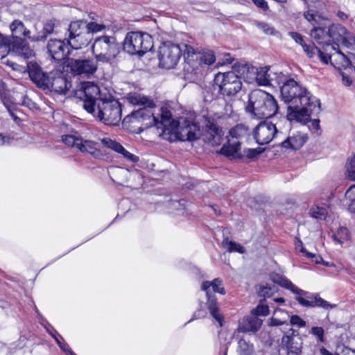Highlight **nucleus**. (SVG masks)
Returning <instances> with one entry per match:
<instances>
[{
    "label": "nucleus",
    "mask_w": 355,
    "mask_h": 355,
    "mask_svg": "<svg viewBox=\"0 0 355 355\" xmlns=\"http://www.w3.org/2000/svg\"><path fill=\"white\" fill-rule=\"evenodd\" d=\"M68 44L71 49H78L86 46L92 40L91 35L87 33L85 21L83 19L71 21L68 28Z\"/></svg>",
    "instance_id": "6e6552de"
},
{
    "label": "nucleus",
    "mask_w": 355,
    "mask_h": 355,
    "mask_svg": "<svg viewBox=\"0 0 355 355\" xmlns=\"http://www.w3.org/2000/svg\"><path fill=\"white\" fill-rule=\"evenodd\" d=\"M120 154L123 155V156L125 158H126L127 159H128L131 162H137L139 160V157L137 156L130 153V152L126 150L124 148H123V150L121 151L120 153Z\"/></svg>",
    "instance_id": "bf43d9fd"
},
{
    "label": "nucleus",
    "mask_w": 355,
    "mask_h": 355,
    "mask_svg": "<svg viewBox=\"0 0 355 355\" xmlns=\"http://www.w3.org/2000/svg\"><path fill=\"white\" fill-rule=\"evenodd\" d=\"M252 313L257 317L258 315L266 316L269 313V307L268 305L260 304L252 311Z\"/></svg>",
    "instance_id": "de8ad7c7"
},
{
    "label": "nucleus",
    "mask_w": 355,
    "mask_h": 355,
    "mask_svg": "<svg viewBox=\"0 0 355 355\" xmlns=\"http://www.w3.org/2000/svg\"><path fill=\"white\" fill-rule=\"evenodd\" d=\"M277 134L276 125L268 120L261 121L254 130V137L260 145L269 144Z\"/></svg>",
    "instance_id": "4468645a"
},
{
    "label": "nucleus",
    "mask_w": 355,
    "mask_h": 355,
    "mask_svg": "<svg viewBox=\"0 0 355 355\" xmlns=\"http://www.w3.org/2000/svg\"><path fill=\"white\" fill-rule=\"evenodd\" d=\"M332 237L338 243L343 245L349 240L350 233L347 228L340 227L335 233L333 234Z\"/></svg>",
    "instance_id": "473e14b6"
},
{
    "label": "nucleus",
    "mask_w": 355,
    "mask_h": 355,
    "mask_svg": "<svg viewBox=\"0 0 355 355\" xmlns=\"http://www.w3.org/2000/svg\"><path fill=\"white\" fill-rule=\"evenodd\" d=\"M288 35L295 40V42L301 46L305 43L302 35L297 32H289Z\"/></svg>",
    "instance_id": "13d9d810"
},
{
    "label": "nucleus",
    "mask_w": 355,
    "mask_h": 355,
    "mask_svg": "<svg viewBox=\"0 0 355 355\" xmlns=\"http://www.w3.org/2000/svg\"><path fill=\"white\" fill-rule=\"evenodd\" d=\"M263 150H261L260 148H247L243 150V155H240V157H246L249 159H254L257 158Z\"/></svg>",
    "instance_id": "49530a36"
},
{
    "label": "nucleus",
    "mask_w": 355,
    "mask_h": 355,
    "mask_svg": "<svg viewBox=\"0 0 355 355\" xmlns=\"http://www.w3.org/2000/svg\"><path fill=\"white\" fill-rule=\"evenodd\" d=\"M248 128L243 124H238L230 130L229 134L232 138L241 139L248 135Z\"/></svg>",
    "instance_id": "f704fd0d"
},
{
    "label": "nucleus",
    "mask_w": 355,
    "mask_h": 355,
    "mask_svg": "<svg viewBox=\"0 0 355 355\" xmlns=\"http://www.w3.org/2000/svg\"><path fill=\"white\" fill-rule=\"evenodd\" d=\"M80 152L89 153L94 158H101L103 155L101 150L98 148L97 142L85 140L81 138L78 148Z\"/></svg>",
    "instance_id": "4be33fe9"
},
{
    "label": "nucleus",
    "mask_w": 355,
    "mask_h": 355,
    "mask_svg": "<svg viewBox=\"0 0 355 355\" xmlns=\"http://www.w3.org/2000/svg\"><path fill=\"white\" fill-rule=\"evenodd\" d=\"M277 76L278 84H282L280 87L282 99L286 103H291L287 107L288 120L306 123L312 114L320 112L319 99L293 78L284 80V75L282 73Z\"/></svg>",
    "instance_id": "f03ea898"
},
{
    "label": "nucleus",
    "mask_w": 355,
    "mask_h": 355,
    "mask_svg": "<svg viewBox=\"0 0 355 355\" xmlns=\"http://www.w3.org/2000/svg\"><path fill=\"white\" fill-rule=\"evenodd\" d=\"M347 34V29L340 24H331L328 28L329 42L338 46V43Z\"/></svg>",
    "instance_id": "b1692460"
},
{
    "label": "nucleus",
    "mask_w": 355,
    "mask_h": 355,
    "mask_svg": "<svg viewBox=\"0 0 355 355\" xmlns=\"http://www.w3.org/2000/svg\"><path fill=\"white\" fill-rule=\"evenodd\" d=\"M184 203H185V201L182 200H179V201L172 202L171 205L175 209H180V207H182V206L183 207L182 209H184Z\"/></svg>",
    "instance_id": "69168bd1"
},
{
    "label": "nucleus",
    "mask_w": 355,
    "mask_h": 355,
    "mask_svg": "<svg viewBox=\"0 0 355 355\" xmlns=\"http://www.w3.org/2000/svg\"><path fill=\"white\" fill-rule=\"evenodd\" d=\"M99 88L92 83H85L81 89L76 92V96L83 101V106L89 113L95 112L98 99L96 96L99 94Z\"/></svg>",
    "instance_id": "f8f14e48"
},
{
    "label": "nucleus",
    "mask_w": 355,
    "mask_h": 355,
    "mask_svg": "<svg viewBox=\"0 0 355 355\" xmlns=\"http://www.w3.org/2000/svg\"><path fill=\"white\" fill-rule=\"evenodd\" d=\"M309 214L314 218L324 220L327 215V210L324 207L316 205L310 209Z\"/></svg>",
    "instance_id": "58836bf2"
},
{
    "label": "nucleus",
    "mask_w": 355,
    "mask_h": 355,
    "mask_svg": "<svg viewBox=\"0 0 355 355\" xmlns=\"http://www.w3.org/2000/svg\"><path fill=\"white\" fill-rule=\"evenodd\" d=\"M253 3L258 7L267 10L268 8L267 2L265 0H252Z\"/></svg>",
    "instance_id": "e2e57ef3"
},
{
    "label": "nucleus",
    "mask_w": 355,
    "mask_h": 355,
    "mask_svg": "<svg viewBox=\"0 0 355 355\" xmlns=\"http://www.w3.org/2000/svg\"><path fill=\"white\" fill-rule=\"evenodd\" d=\"M299 243L301 245L300 251L304 253L308 258L311 259L312 261L315 262V263H320L321 261H322V258L320 255L307 252V250L302 246V242L299 241Z\"/></svg>",
    "instance_id": "09e8293b"
},
{
    "label": "nucleus",
    "mask_w": 355,
    "mask_h": 355,
    "mask_svg": "<svg viewBox=\"0 0 355 355\" xmlns=\"http://www.w3.org/2000/svg\"><path fill=\"white\" fill-rule=\"evenodd\" d=\"M127 100L130 104L142 107L127 115L123 123H140L144 129L155 126L161 130L159 136L170 141L176 139L193 141L200 138V128L197 123L184 119L175 121L171 111L164 107L155 116L156 105L151 97L135 92L128 94Z\"/></svg>",
    "instance_id": "f257e3e1"
},
{
    "label": "nucleus",
    "mask_w": 355,
    "mask_h": 355,
    "mask_svg": "<svg viewBox=\"0 0 355 355\" xmlns=\"http://www.w3.org/2000/svg\"><path fill=\"white\" fill-rule=\"evenodd\" d=\"M49 333L53 337V338L55 340L57 344L59 345V347L64 352L65 350H68V347H69L67 343H66L62 337L55 331L53 330V332L50 331L49 329H47Z\"/></svg>",
    "instance_id": "a18cd8bd"
},
{
    "label": "nucleus",
    "mask_w": 355,
    "mask_h": 355,
    "mask_svg": "<svg viewBox=\"0 0 355 355\" xmlns=\"http://www.w3.org/2000/svg\"><path fill=\"white\" fill-rule=\"evenodd\" d=\"M241 78L233 71L225 73L219 72L214 79V86L217 87L218 92L223 96H234L242 89Z\"/></svg>",
    "instance_id": "0eeeda50"
},
{
    "label": "nucleus",
    "mask_w": 355,
    "mask_h": 355,
    "mask_svg": "<svg viewBox=\"0 0 355 355\" xmlns=\"http://www.w3.org/2000/svg\"><path fill=\"white\" fill-rule=\"evenodd\" d=\"M276 291L274 285L270 286L266 284V286H261L259 291V295L260 297H270Z\"/></svg>",
    "instance_id": "c03bdc74"
},
{
    "label": "nucleus",
    "mask_w": 355,
    "mask_h": 355,
    "mask_svg": "<svg viewBox=\"0 0 355 355\" xmlns=\"http://www.w3.org/2000/svg\"><path fill=\"white\" fill-rule=\"evenodd\" d=\"M302 46L303 48L304 51L306 53L308 57H309L311 58L314 56L315 51H316V48H318L317 46H312L308 45L306 43H304L302 45Z\"/></svg>",
    "instance_id": "6e6d98bb"
},
{
    "label": "nucleus",
    "mask_w": 355,
    "mask_h": 355,
    "mask_svg": "<svg viewBox=\"0 0 355 355\" xmlns=\"http://www.w3.org/2000/svg\"><path fill=\"white\" fill-rule=\"evenodd\" d=\"M123 50L130 55H144L153 47V39L148 33L130 32L123 41Z\"/></svg>",
    "instance_id": "423d86ee"
},
{
    "label": "nucleus",
    "mask_w": 355,
    "mask_h": 355,
    "mask_svg": "<svg viewBox=\"0 0 355 355\" xmlns=\"http://www.w3.org/2000/svg\"><path fill=\"white\" fill-rule=\"evenodd\" d=\"M261 324L262 320L256 315L252 314L251 315L245 317L243 319L239 329L243 332H256L260 329Z\"/></svg>",
    "instance_id": "393cba45"
},
{
    "label": "nucleus",
    "mask_w": 355,
    "mask_h": 355,
    "mask_svg": "<svg viewBox=\"0 0 355 355\" xmlns=\"http://www.w3.org/2000/svg\"><path fill=\"white\" fill-rule=\"evenodd\" d=\"M10 38L0 33V59L5 58L10 51Z\"/></svg>",
    "instance_id": "e433bc0d"
},
{
    "label": "nucleus",
    "mask_w": 355,
    "mask_h": 355,
    "mask_svg": "<svg viewBox=\"0 0 355 355\" xmlns=\"http://www.w3.org/2000/svg\"><path fill=\"white\" fill-rule=\"evenodd\" d=\"M10 51L24 58H29L34 55V51L31 49L28 42L21 37L10 39Z\"/></svg>",
    "instance_id": "aec40b11"
},
{
    "label": "nucleus",
    "mask_w": 355,
    "mask_h": 355,
    "mask_svg": "<svg viewBox=\"0 0 355 355\" xmlns=\"http://www.w3.org/2000/svg\"><path fill=\"white\" fill-rule=\"evenodd\" d=\"M311 36L319 44H322V48H316V51L320 60L324 64H328L332 56L336 57L334 53L331 54V51H335V53L338 51L336 46L329 42L328 30L321 27H314L311 31Z\"/></svg>",
    "instance_id": "1a4fd4ad"
},
{
    "label": "nucleus",
    "mask_w": 355,
    "mask_h": 355,
    "mask_svg": "<svg viewBox=\"0 0 355 355\" xmlns=\"http://www.w3.org/2000/svg\"><path fill=\"white\" fill-rule=\"evenodd\" d=\"M81 138L78 136L67 135L62 136V141L69 146L78 148Z\"/></svg>",
    "instance_id": "37998d69"
},
{
    "label": "nucleus",
    "mask_w": 355,
    "mask_h": 355,
    "mask_svg": "<svg viewBox=\"0 0 355 355\" xmlns=\"http://www.w3.org/2000/svg\"><path fill=\"white\" fill-rule=\"evenodd\" d=\"M279 107L274 96L261 89L250 92L245 107L249 112L259 119H268L277 113Z\"/></svg>",
    "instance_id": "7ed1b4c3"
},
{
    "label": "nucleus",
    "mask_w": 355,
    "mask_h": 355,
    "mask_svg": "<svg viewBox=\"0 0 355 355\" xmlns=\"http://www.w3.org/2000/svg\"><path fill=\"white\" fill-rule=\"evenodd\" d=\"M345 198L350 203L355 202V184L351 186L345 193Z\"/></svg>",
    "instance_id": "4d7b16f0"
},
{
    "label": "nucleus",
    "mask_w": 355,
    "mask_h": 355,
    "mask_svg": "<svg viewBox=\"0 0 355 355\" xmlns=\"http://www.w3.org/2000/svg\"><path fill=\"white\" fill-rule=\"evenodd\" d=\"M311 333L315 336L319 341L324 342V329L322 327H313L311 329Z\"/></svg>",
    "instance_id": "864d4df0"
},
{
    "label": "nucleus",
    "mask_w": 355,
    "mask_h": 355,
    "mask_svg": "<svg viewBox=\"0 0 355 355\" xmlns=\"http://www.w3.org/2000/svg\"><path fill=\"white\" fill-rule=\"evenodd\" d=\"M29 77L33 83L46 94L49 89V83L52 79L51 71L44 72L41 67L36 62H29L27 64Z\"/></svg>",
    "instance_id": "ddd939ff"
},
{
    "label": "nucleus",
    "mask_w": 355,
    "mask_h": 355,
    "mask_svg": "<svg viewBox=\"0 0 355 355\" xmlns=\"http://www.w3.org/2000/svg\"><path fill=\"white\" fill-rule=\"evenodd\" d=\"M10 28L12 31V40L17 37H21V36L23 35V33L25 32V26L24 23L18 19L14 20L10 24Z\"/></svg>",
    "instance_id": "c9c22d12"
},
{
    "label": "nucleus",
    "mask_w": 355,
    "mask_h": 355,
    "mask_svg": "<svg viewBox=\"0 0 355 355\" xmlns=\"http://www.w3.org/2000/svg\"><path fill=\"white\" fill-rule=\"evenodd\" d=\"M290 324L300 328L306 326V322L299 315H293L290 318Z\"/></svg>",
    "instance_id": "603ef678"
},
{
    "label": "nucleus",
    "mask_w": 355,
    "mask_h": 355,
    "mask_svg": "<svg viewBox=\"0 0 355 355\" xmlns=\"http://www.w3.org/2000/svg\"><path fill=\"white\" fill-rule=\"evenodd\" d=\"M212 287V290L214 293H218L220 294H225V291L223 286V281L219 278L214 279L212 282L205 281L203 282L201 286V289L204 291H209V288Z\"/></svg>",
    "instance_id": "c756f323"
},
{
    "label": "nucleus",
    "mask_w": 355,
    "mask_h": 355,
    "mask_svg": "<svg viewBox=\"0 0 355 355\" xmlns=\"http://www.w3.org/2000/svg\"><path fill=\"white\" fill-rule=\"evenodd\" d=\"M306 140L307 137L304 134L297 132L282 141V146L284 148L297 150L300 148Z\"/></svg>",
    "instance_id": "a878e982"
},
{
    "label": "nucleus",
    "mask_w": 355,
    "mask_h": 355,
    "mask_svg": "<svg viewBox=\"0 0 355 355\" xmlns=\"http://www.w3.org/2000/svg\"><path fill=\"white\" fill-rule=\"evenodd\" d=\"M180 47L182 49V55H184L185 60H188L187 66L185 65L184 67V71L188 73L196 74L198 73V67L193 66L194 63H192V65H190L189 62H194L195 60H197L198 53L196 52L192 46L187 44H182Z\"/></svg>",
    "instance_id": "412c9836"
},
{
    "label": "nucleus",
    "mask_w": 355,
    "mask_h": 355,
    "mask_svg": "<svg viewBox=\"0 0 355 355\" xmlns=\"http://www.w3.org/2000/svg\"><path fill=\"white\" fill-rule=\"evenodd\" d=\"M243 69L250 71V68L243 67ZM251 72L255 73V80L258 85L266 86L270 85V81L272 80L271 74L268 73L270 67H264L260 68L252 67L250 68Z\"/></svg>",
    "instance_id": "5701e85b"
},
{
    "label": "nucleus",
    "mask_w": 355,
    "mask_h": 355,
    "mask_svg": "<svg viewBox=\"0 0 355 355\" xmlns=\"http://www.w3.org/2000/svg\"><path fill=\"white\" fill-rule=\"evenodd\" d=\"M121 105L115 99L98 98L94 116L108 125H116L121 119Z\"/></svg>",
    "instance_id": "20e7f679"
},
{
    "label": "nucleus",
    "mask_w": 355,
    "mask_h": 355,
    "mask_svg": "<svg viewBox=\"0 0 355 355\" xmlns=\"http://www.w3.org/2000/svg\"><path fill=\"white\" fill-rule=\"evenodd\" d=\"M51 39L48 42L46 48L48 53L51 57L57 61H62L65 60L69 55L71 53L70 51V44H68V41Z\"/></svg>",
    "instance_id": "dca6fc26"
},
{
    "label": "nucleus",
    "mask_w": 355,
    "mask_h": 355,
    "mask_svg": "<svg viewBox=\"0 0 355 355\" xmlns=\"http://www.w3.org/2000/svg\"><path fill=\"white\" fill-rule=\"evenodd\" d=\"M237 352L239 355H251L254 352L253 345L245 338H241L238 341Z\"/></svg>",
    "instance_id": "72a5a7b5"
},
{
    "label": "nucleus",
    "mask_w": 355,
    "mask_h": 355,
    "mask_svg": "<svg viewBox=\"0 0 355 355\" xmlns=\"http://www.w3.org/2000/svg\"><path fill=\"white\" fill-rule=\"evenodd\" d=\"M259 28L267 35H274L275 30L272 26L267 23L260 22L258 24Z\"/></svg>",
    "instance_id": "5fc2aeb1"
},
{
    "label": "nucleus",
    "mask_w": 355,
    "mask_h": 355,
    "mask_svg": "<svg viewBox=\"0 0 355 355\" xmlns=\"http://www.w3.org/2000/svg\"><path fill=\"white\" fill-rule=\"evenodd\" d=\"M22 105L28 107L30 109H33L36 106V104L34 102H33L32 100L30 99L29 98H28L27 96L24 97V99L22 101Z\"/></svg>",
    "instance_id": "052dcab7"
},
{
    "label": "nucleus",
    "mask_w": 355,
    "mask_h": 355,
    "mask_svg": "<svg viewBox=\"0 0 355 355\" xmlns=\"http://www.w3.org/2000/svg\"><path fill=\"white\" fill-rule=\"evenodd\" d=\"M340 42L346 47L351 48L354 45L355 46V37L351 33L347 32V35H345L343 40Z\"/></svg>",
    "instance_id": "3c124183"
},
{
    "label": "nucleus",
    "mask_w": 355,
    "mask_h": 355,
    "mask_svg": "<svg viewBox=\"0 0 355 355\" xmlns=\"http://www.w3.org/2000/svg\"><path fill=\"white\" fill-rule=\"evenodd\" d=\"M197 60H199V64L211 65L216 60V57L213 51L206 50L198 53Z\"/></svg>",
    "instance_id": "2f4dec72"
},
{
    "label": "nucleus",
    "mask_w": 355,
    "mask_h": 355,
    "mask_svg": "<svg viewBox=\"0 0 355 355\" xmlns=\"http://www.w3.org/2000/svg\"><path fill=\"white\" fill-rule=\"evenodd\" d=\"M222 245L223 248H226L228 252H237L241 254L245 252V248L239 243H236L234 241H228L226 238L223 239L222 241Z\"/></svg>",
    "instance_id": "4c0bfd02"
},
{
    "label": "nucleus",
    "mask_w": 355,
    "mask_h": 355,
    "mask_svg": "<svg viewBox=\"0 0 355 355\" xmlns=\"http://www.w3.org/2000/svg\"><path fill=\"white\" fill-rule=\"evenodd\" d=\"M55 28V22L53 20L47 21L40 33H39L37 35L33 36L32 42H43L46 40L47 37L52 34L54 31Z\"/></svg>",
    "instance_id": "c85d7f7f"
},
{
    "label": "nucleus",
    "mask_w": 355,
    "mask_h": 355,
    "mask_svg": "<svg viewBox=\"0 0 355 355\" xmlns=\"http://www.w3.org/2000/svg\"><path fill=\"white\" fill-rule=\"evenodd\" d=\"M182 55V49L179 44L166 42L159 48V66L168 69H173L177 65Z\"/></svg>",
    "instance_id": "9d476101"
},
{
    "label": "nucleus",
    "mask_w": 355,
    "mask_h": 355,
    "mask_svg": "<svg viewBox=\"0 0 355 355\" xmlns=\"http://www.w3.org/2000/svg\"><path fill=\"white\" fill-rule=\"evenodd\" d=\"M207 308L211 315V316L219 323V326H223V318L219 312L218 307L217 300L214 295H211L209 291H207Z\"/></svg>",
    "instance_id": "bb28decb"
},
{
    "label": "nucleus",
    "mask_w": 355,
    "mask_h": 355,
    "mask_svg": "<svg viewBox=\"0 0 355 355\" xmlns=\"http://www.w3.org/2000/svg\"><path fill=\"white\" fill-rule=\"evenodd\" d=\"M270 279L274 283L277 284L282 287L288 289L292 292L294 291V288L296 287V286L294 285L289 279L277 273L272 274L270 275Z\"/></svg>",
    "instance_id": "7c9ffc66"
},
{
    "label": "nucleus",
    "mask_w": 355,
    "mask_h": 355,
    "mask_svg": "<svg viewBox=\"0 0 355 355\" xmlns=\"http://www.w3.org/2000/svg\"><path fill=\"white\" fill-rule=\"evenodd\" d=\"M97 62L93 59L68 58L67 66L75 76H89L97 70Z\"/></svg>",
    "instance_id": "2eb2a0df"
},
{
    "label": "nucleus",
    "mask_w": 355,
    "mask_h": 355,
    "mask_svg": "<svg viewBox=\"0 0 355 355\" xmlns=\"http://www.w3.org/2000/svg\"><path fill=\"white\" fill-rule=\"evenodd\" d=\"M205 128L208 135V141L212 146L220 145L223 141V137L224 135L222 128H220L214 119H208L207 120Z\"/></svg>",
    "instance_id": "6ab92c4d"
},
{
    "label": "nucleus",
    "mask_w": 355,
    "mask_h": 355,
    "mask_svg": "<svg viewBox=\"0 0 355 355\" xmlns=\"http://www.w3.org/2000/svg\"><path fill=\"white\" fill-rule=\"evenodd\" d=\"M51 75L52 79L51 80V83H49V89L47 90V94H65L71 87V84L64 73L55 69L51 71Z\"/></svg>",
    "instance_id": "f3484780"
},
{
    "label": "nucleus",
    "mask_w": 355,
    "mask_h": 355,
    "mask_svg": "<svg viewBox=\"0 0 355 355\" xmlns=\"http://www.w3.org/2000/svg\"><path fill=\"white\" fill-rule=\"evenodd\" d=\"M11 138L8 137L3 136L0 135V146H3L5 144H9L11 142Z\"/></svg>",
    "instance_id": "338daca9"
},
{
    "label": "nucleus",
    "mask_w": 355,
    "mask_h": 355,
    "mask_svg": "<svg viewBox=\"0 0 355 355\" xmlns=\"http://www.w3.org/2000/svg\"><path fill=\"white\" fill-rule=\"evenodd\" d=\"M282 345L286 348L287 352L301 351L302 340L296 331L289 329L282 338Z\"/></svg>",
    "instance_id": "a211bd4d"
},
{
    "label": "nucleus",
    "mask_w": 355,
    "mask_h": 355,
    "mask_svg": "<svg viewBox=\"0 0 355 355\" xmlns=\"http://www.w3.org/2000/svg\"><path fill=\"white\" fill-rule=\"evenodd\" d=\"M343 83L345 86H349L352 83L351 78L347 76L343 75Z\"/></svg>",
    "instance_id": "774afa93"
},
{
    "label": "nucleus",
    "mask_w": 355,
    "mask_h": 355,
    "mask_svg": "<svg viewBox=\"0 0 355 355\" xmlns=\"http://www.w3.org/2000/svg\"><path fill=\"white\" fill-rule=\"evenodd\" d=\"M101 143L106 147L120 153L123 150V146L116 141L115 140H112L110 138H103L101 139Z\"/></svg>",
    "instance_id": "a19ab883"
},
{
    "label": "nucleus",
    "mask_w": 355,
    "mask_h": 355,
    "mask_svg": "<svg viewBox=\"0 0 355 355\" xmlns=\"http://www.w3.org/2000/svg\"><path fill=\"white\" fill-rule=\"evenodd\" d=\"M85 28L87 33L89 35L92 33L101 32L105 28V26L103 24H99L94 21L87 22L85 21Z\"/></svg>",
    "instance_id": "79ce46f5"
},
{
    "label": "nucleus",
    "mask_w": 355,
    "mask_h": 355,
    "mask_svg": "<svg viewBox=\"0 0 355 355\" xmlns=\"http://www.w3.org/2000/svg\"><path fill=\"white\" fill-rule=\"evenodd\" d=\"M278 313H282V314H284L285 315V317L283 318H279L277 317H272L270 318V324L269 325L270 326H280V325H283V324H288L287 323V320L289 318V315L288 314L287 312H284L281 309H277L275 310V315H277Z\"/></svg>",
    "instance_id": "ea45409f"
},
{
    "label": "nucleus",
    "mask_w": 355,
    "mask_h": 355,
    "mask_svg": "<svg viewBox=\"0 0 355 355\" xmlns=\"http://www.w3.org/2000/svg\"><path fill=\"white\" fill-rule=\"evenodd\" d=\"M293 293L296 294L295 299L304 307H321L325 310L336 307V304H330L321 298L318 293H313L303 291L297 286L294 288Z\"/></svg>",
    "instance_id": "9b49d317"
},
{
    "label": "nucleus",
    "mask_w": 355,
    "mask_h": 355,
    "mask_svg": "<svg viewBox=\"0 0 355 355\" xmlns=\"http://www.w3.org/2000/svg\"><path fill=\"white\" fill-rule=\"evenodd\" d=\"M304 16L306 20L314 24L313 22L315 21V15H314L313 11L309 10L304 12Z\"/></svg>",
    "instance_id": "680f3d73"
},
{
    "label": "nucleus",
    "mask_w": 355,
    "mask_h": 355,
    "mask_svg": "<svg viewBox=\"0 0 355 355\" xmlns=\"http://www.w3.org/2000/svg\"><path fill=\"white\" fill-rule=\"evenodd\" d=\"M347 171L349 178L355 180V155L349 159V163L347 166Z\"/></svg>",
    "instance_id": "8fccbe9b"
},
{
    "label": "nucleus",
    "mask_w": 355,
    "mask_h": 355,
    "mask_svg": "<svg viewBox=\"0 0 355 355\" xmlns=\"http://www.w3.org/2000/svg\"><path fill=\"white\" fill-rule=\"evenodd\" d=\"M3 103L5 106L6 107L8 112L10 113V116L13 118L15 121H17L19 118L14 113V107L10 104H8L6 101H3Z\"/></svg>",
    "instance_id": "0e129e2a"
},
{
    "label": "nucleus",
    "mask_w": 355,
    "mask_h": 355,
    "mask_svg": "<svg viewBox=\"0 0 355 355\" xmlns=\"http://www.w3.org/2000/svg\"><path fill=\"white\" fill-rule=\"evenodd\" d=\"M240 146L241 144L238 141L230 143V140H228L227 144H225L220 150V153L229 157H240L238 154Z\"/></svg>",
    "instance_id": "cd10ccee"
},
{
    "label": "nucleus",
    "mask_w": 355,
    "mask_h": 355,
    "mask_svg": "<svg viewBox=\"0 0 355 355\" xmlns=\"http://www.w3.org/2000/svg\"><path fill=\"white\" fill-rule=\"evenodd\" d=\"M92 51L96 61L109 62L119 53V46L114 36L103 35L95 38Z\"/></svg>",
    "instance_id": "39448f33"
}]
</instances>
